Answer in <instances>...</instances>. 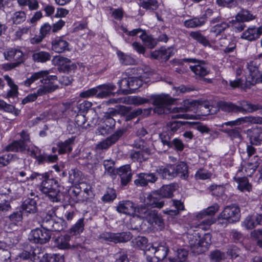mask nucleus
<instances>
[{"mask_svg": "<svg viewBox=\"0 0 262 262\" xmlns=\"http://www.w3.org/2000/svg\"><path fill=\"white\" fill-rule=\"evenodd\" d=\"M151 99L154 105L156 106L154 109L155 113L162 114L171 112L173 114L171 117L173 119H188L189 115L185 113L192 111V107L196 105L202 115L206 116L210 114V105L206 102L199 103L197 101H185L183 106L171 108L169 105L174 100L168 96L152 95Z\"/></svg>", "mask_w": 262, "mask_h": 262, "instance_id": "obj_1", "label": "nucleus"}, {"mask_svg": "<svg viewBox=\"0 0 262 262\" xmlns=\"http://www.w3.org/2000/svg\"><path fill=\"white\" fill-rule=\"evenodd\" d=\"M35 179L42 180L39 190L46 194L51 201L53 202L60 201V191L58 181L56 180L50 178L47 173L41 174L34 172L29 178H27L26 180L27 181L29 179L33 180Z\"/></svg>", "mask_w": 262, "mask_h": 262, "instance_id": "obj_2", "label": "nucleus"}, {"mask_svg": "<svg viewBox=\"0 0 262 262\" xmlns=\"http://www.w3.org/2000/svg\"><path fill=\"white\" fill-rule=\"evenodd\" d=\"M41 226L49 232H60L67 227V224L63 219L56 215L54 209H51L42 218Z\"/></svg>", "mask_w": 262, "mask_h": 262, "instance_id": "obj_3", "label": "nucleus"}, {"mask_svg": "<svg viewBox=\"0 0 262 262\" xmlns=\"http://www.w3.org/2000/svg\"><path fill=\"white\" fill-rule=\"evenodd\" d=\"M138 217L144 219L151 225H157L159 227L164 225L163 220L158 212L146 205H141L137 208Z\"/></svg>", "mask_w": 262, "mask_h": 262, "instance_id": "obj_4", "label": "nucleus"}, {"mask_svg": "<svg viewBox=\"0 0 262 262\" xmlns=\"http://www.w3.org/2000/svg\"><path fill=\"white\" fill-rule=\"evenodd\" d=\"M241 217L240 208L235 205L226 206L217 216L219 224L226 225L239 221Z\"/></svg>", "mask_w": 262, "mask_h": 262, "instance_id": "obj_5", "label": "nucleus"}, {"mask_svg": "<svg viewBox=\"0 0 262 262\" xmlns=\"http://www.w3.org/2000/svg\"><path fill=\"white\" fill-rule=\"evenodd\" d=\"M132 234L129 232L121 233L104 232L99 235L98 238L105 242H113L114 243H125L132 238Z\"/></svg>", "mask_w": 262, "mask_h": 262, "instance_id": "obj_6", "label": "nucleus"}, {"mask_svg": "<svg viewBox=\"0 0 262 262\" xmlns=\"http://www.w3.org/2000/svg\"><path fill=\"white\" fill-rule=\"evenodd\" d=\"M49 72L48 71H40L34 73L30 78H27L24 84L26 86H30L31 84L38 80H40L42 83L47 84L50 83L51 81L57 80L56 75H49Z\"/></svg>", "mask_w": 262, "mask_h": 262, "instance_id": "obj_7", "label": "nucleus"}, {"mask_svg": "<svg viewBox=\"0 0 262 262\" xmlns=\"http://www.w3.org/2000/svg\"><path fill=\"white\" fill-rule=\"evenodd\" d=\"M51 236V232L48 230L36 228L31 231L28 238L32 243L44 244L50 241Z\"/></svg>", "mask_w": 262, "mask_h": 262, "instance_id": "obj_8", "label": "nucleus"}, {"mask_svg": "<svg viewBox=\"0 0 262 262\" xmlns=\"http://www.w3.org/2000/svg\"><path fill=\"white\" fill-rule=\"evenodd\" d=\"M6 60L20 65L25 61L23 52L16 48H10L3 53Z\"/></svg>", "mask_w": 262, "mask_h": 262, "instance_id": "obj_9", "label": "nucleus"}, {"mask_svg": "<svg viewBox=\"0 0 262 262\" xmlns=\"http://www.w3.org/2000/svg\"><path fill=\"white\" fill-rule=\"evenodd\" d=\"M125 132L126 129L125 128L117 129L111 136L98 144L97 148L99 149H107L109 147L115 144L123 136Z\"/></svg>", "mask_w": 262, "mask_h": 262, "instance_id": "obj_10", "label": "nucleus"}, {"mask_svg": "<svg viewBox=\"0 0 262 262\" xmlns=\"http://www.w3.org/2000/svg\"><path fill=\"white\" fill-rule=\"evenodd\" d=\"M116 174L120 177L121 186H126L131 181L133 176L130 165H124L117 168Z\"/></svg>", "mask_w": 262, "mask_h": 262, "instance_id": "obj_11", "label": "nucleus"}, {"mask_svg": "<svg viewBox=\"0 0 262 262\" xmlns=\"http://www.w3.org/2000/svg\"><path fill=\"white\" fill-rule=\"evenodd\" d=\"M52 61L54 66L60 67L63 72H69L77 67L75 64L72 63L70 59L61 56L54 57Z\"/></svg>", "mask_w": 262, "mask_h": 262, "instance_id": "obj_12", "label": "nucleus"}, {"mask_svg": "<svg viewBox=\"0 0 262 262\" xmlns=\"http://www.w3.org/2000/svg\"><path fill=\"white\" fill-rule=\"evenodd\" d=\"M97 90V97L100 99L105 98L114 95L113 91L116 86L113 83H106L96 86Z\"/></svg>", "mask_w": 262, "mask_h": 262, "instance_id": "obj_13", "label": "nucleus"}, {"mask_svg": "<svg viewBox=\"0 0 262 262\" xmlns=\"http://www.w3.org/2000/svg\"><path fill=\"white\" fill-rule=\"evenodd\" d=\"M247 135L249 137L250 143L254 145H259L262 143V129L261 127H255L247 130Z\"/></svg>", "mask_w": 262, "mask_h": 262, "instance_id": "obj_14", "label": "nucleus"}, {"mask_svg": "<svg viewBox=\"0 0 262 262\" xmlns=\"http://www.w3.org/2000/svg\"><path fill=\"white\" fill-rule=\"evenodd\" d=\"M116 210L119 213L131 215L135 213L136 206L132 201H122L119 202L116 207Z\"/></svg>", "mask_w": 262, "mask_h": 262, "instance_id": "obj_15", "label": "nucleus"}, {"mask_svg": "<svg viewBox=\"0 0 262 262\" xmlns=\"http://www.w3.org/2000/svg\"><path fill=\"white\" fill-rule=\"evenodd\" d=\"M23 214L21 211L13 212L5 220V226L8 229H13L17 226L18 224L22 221Z\"/></svg>", "mask_w": 262, "mask_h": 262, "instance_id": "obj_16", "label": "nucleus"}, {"mask_svg": "<svg viewBox=\"0 0 262 262\" xmlns=\"http://www.w3.org/2000/svg\"><path fill=\"white\" fill-rule=\"evenodd\" d=\"M132 246L143 250L146 253L147 251L153 250V245L148 243V239L144 236H138L132 241Z\"/></svg>", "mask_w": 262, "mask_h": 262, "instance_id": "obj_17", "label": "nucleus"}, {"mask_svg": "<svg viewBox=\"0 0 262 262\" xmlns=\"http://www.w3.org/2000/svg\"><path fill=\"white\" fill-rule=\"evenodd\" d=\"M52 50L58 53H61L66 51H69V43L63 37H58L52 41Z\"/></svg>", "mask_w": 262, "mask_h": 262, "instance_id": "obj_18", "label": "nucleus"}, {"mask_svg": "<svg viewBox=\"0 0 262 262\" xmlns=\"http://www.w3.org/2000/svg\"><path fill=\"white\" fill-rule=\"evenodd\" d=\"M218 106L222 111L227 113L237 114L245 111L243 106L237 105L231 102L221 101L218 103Z\"/></svg>", "mask_w": 262, "mask_h": 262, "instance_id": "obj_19", "label": "nucleus"}, {"mask_svg": "<svg viewBox=\"0 0 262 262\" xmlns=\"http://www.w3.org/2000/svg\"><path fill=\"white\" fill-rule=\"evenodd\" d=\"M191 71L197 76L202 77L209 73L210 69L203 60H200L196 64L190 66Z\"/></svg>", "mask_w": 262, "mask_h": 262, "instance_id": "obj_20", "label": "nucleus"}, {"mask_svg": "<svg viewBox=\"0 0 262 262\" xmlns=\"http://www.w3.org/2000/svg\"><path fill=\"white\" fill-rule=\"evenodd\" d=\"M38 200V196L27 198L21 204V209L27 213H35L37 210V201Z\"/></svg>", "mask_w": 262, "mask_h": 262, "instance_id": "obj_21", "label": "nucleus"}, {"mask_svg": "<svg viewBox=\"0 0 262 262\" xmlns=\"http://www.w3.org/2000/svg\"><path fill=\"white\" fill-rule=\"evenodd\" d=\"M262 34V26L258 28H248L242 34V37L249 41L257 39Z\"/></svg>", "mask_w": 262, "mask_h": 262, "instance_id": "obj_22", "label": "nucleus"}, {"mask_svg": "<svg viewBox=\"0 0 262 262\" xmlns=\"http://www.w3.org/2000/svg\"><path fill=\"white\" fill-rule=\"evenodd\" d=\"M173 53L171 48L166 49L161 47L159 50H156L151 53V56L157 60L166 61L173 55Z\"/></svg>", "mask_w": 262, "mask_h": 262, "instance_id": "obj_23", "label": "nucleus"}, {"mask_svg": "<svg viewBox=\"0 0 262 262\" xmlns=\"http://www.w3.org/2000/svg\"><path fill=\"white\" fill-rule=\"evenodd\" d=\"M189 246L192 252L200 254L203 253V250L200 247V237L198 235L189 234L188 236Z\"/></svg>", "mask_w": 262, "mask_h": 262, "instance_id": "obj_24", "label": "nucleus"}, {"mask_svg": "<svg viewBox=\"0 0 262 262\" xmlns=\"http://www.w3.org/2000/svg\"><path fill=\"white\" fill-rule=\"evenodd\" d=\"M244 224L248 229H253L257 225H262V215L257 214L249 215L245 220Z\"/></svg>", "mask_w": 262, "mask_h": 262, "instance_id": "obj_25", "label": "nucleus"}, {"mask_svg": "<svg viewBox=\"0 0 262 262\" xmlns=\"http://www.w3.org/2000/svg\"><path fill=\"white\" fill-rule=\"evenodd\" d=\"M174 177H180L182 179L186 180L188 178V168L187 164L180 162L176 166H174Z\"/></svg>", "mask_w": 262, "mask_h": 262, "instance_id": "obj_26", "label": "nucleus"}, {"mask_svg": "<svg viewBox=\"0 0 262 262\" xmlns=\"http://www.w3.org/2000/svg\"><path fill=\"white\" fill-rule=\"evenodd\" d=\"M75 138L72 137L64 142H60L57 143L58 153L59 154H69L72 151V146L74 143Z\"/></svg>", "mask_w": 262, "mask_h": 262, "instance_id": "obj_27", "label": "nucleus"}, {"mask_svg": "<svg viewBox=\"0 0 262 262\" xmlns=\"http://www.w3.org/2000/svg\"><path fill=\"white\" fill-rule=\"evenodd\" d=\"M173 170L174 165L170 164L166 167H159L156 172L163 179H171L175 177Z\"/></svg>", "mask_w": 262, "mask_h": 262, "instance_id": "obj_28", "label": "nucleus"}, {"mask_svg": "<svg viewBox=\"0 0 262 262\" xmlns=\"http://www.w3.org/2000/svg\"><path fill=\"white\" fill-rule=\"evenodd\" d=\"M153 249L150 251L155 254V258L158 261L163 260L169 251L168 248L165 244H160L157 247L153 246Z\"/></svg>", "mask_w": 262, "mask_h": 262, "instance_id": "obj_29", "label": "nucleus"}, {"mask_svg": "<svg viewBox=\"0 0 262 262\" xmlns=\"http://www.w3.org/2000/svg\"><path fill=\"white\" fill-rule=\"evenodd\" d=\"M7 151L25 153L27 149V145L19 140H14L8 144L5 148Z\"/></svg>", "mask_w": 262, "mask_h": 262, "instance_id": "obj_30", "label": "nucleus"}, {"mask_svg": "<svg viewBox=\"0 0 262 262\" xmlns=\"http://www.w3.org/2000/svg\"><path fill=\"white\" fill-rule=\"evenodd\" d=\"M71 236L67 234L61 235L55 239L56 246L60 249H69L71 248L70 241Z\"/></svg>", "mask_w": 262, "mask_h": 262, "instance_id": "obj_31", "label": "nucleus"}, {"mask_svg": "<svg viewBox=\"0 0 262 262\" xmlns=\"http://www.w3.org/2000/svg\"><path fill=\"white\" fill-rule=\"evenodd\" d=\"M235 182L238 184L237 188L243 192H250L252 189V185L249 183L246 177L234 178Z\"/></svg>", "mask_w": 262, "mask_h": 262, "instance_id": "obj_32", "label": "nucleus"}, {"mask_svg": "<svg viewBox=\"0 0 262 262\" xmlns=\"http://www.w3.org/2000/svg\"><path fill=\"white\" fill-rule=\"evenodd\" d=\"M162 199L156 191L152 194L148 195L147 197V204L153 207L162 208L164 205V201Z\"/></svg>", "mask_w": 262, "mask_h": 262, "instance_id": "obj_33", "label": "nucleus"}, {"mask_svg": "<svg viewBox=\"0 0 262 262\" xmlns=\"http://www.w3.org/2000/svg\"><path fill=\"white\" fill-rule=\"evenodd\" d=\"M239 106H243L245 111H241L240 113L245 114L247 113H252L258 110H262V105L259 103H252L248 101H243L240 103Z\"/></svg>", "mask_w": 262, "mask_h": 262, "instance_id": "obj_34", "label": "nucleus"}, {"mask_svg": "<svg viewBox=\"0 0 262 262\" xmlns=\"http://www.w3.org/2000/svg\"><path fill=\"white\" fill-rule=\"evenodd\" d=\"M175 190V185L170 184L163 186L157 191V194L162 198H170L173 196V192Z\"/></svg>", "mask_w": 262, "mask_h": 262, "instance_id": "obj_35", "label": "nucleus"}, {"mask_svg": "<svg viewBox=\"0 0 262 262\" xmlns=\"http://www.w3.org/2000/svg\"><path fill=\"white\" fill-rule=\"evenodd\" d=\"M32 58L35 62L45 63L50 60L51 55L49 52L44 51L34 52Z\"/></svg>", "mask_w": 262, "mask_h": 262, "instance_id": "obj_36", "label": "nucleus"}, {"mask_svg": "<svg viewBox=\"0 0 262 262\" xmlns=\"http://www.w3.org/2000/svg\"><path fill=\"white\" fill-rule=\"evenodd\" d=\"M241 131L242 129L239 127H235L232 129H223L222 130V132L227 134L232 140H237L239 142L243 139Z\"/></svg>", "mask_w": 262, "mask_h": 262, "instance_id": "obj_37", "label": "nucleus"}, {"mask_svg": "<svg viewBox=\"0 0 262 262\" xmlns=\"http://www.w3.org/2000/svg\"><path fill=\"white\" fill-rule=\"evenodd\" d=\"M17 160H19L24 164L25 163V159H19L16 155L8 154L0 157V167L7 166L12 162H15Z\"/></svg>", "mask_w": 262, "mask_h": 262, "instance_id": "obj_38", "label": "nucleus"}, {"mask_svg": "<svg viewBox=\"0 0 262 262\" xmlns=\"http://www.w3.org/2000/svg\"><path fill=\"white\" fill-rule=\"evenodd\" d=\"M59 88L58 85H53L52 83L49 84L40 86L36 91L34 93L36 94L37 98L38 96H41L46 95L48 93H52L58 89Z\"/></svg>", "mask_w": 262, "mask_h": 262, "instance_id": "obj_39", "label": "nucleus"}, {"mask_svg": "<svg viewBox=\"0 0 262 262\" xmlns=\"http://www.w3.org/2000/svg\"><path fill=\"white\" fill-rule=\"evenodd\" d=\"M189 36L204 46H209L210 45L209 40L200 31H192Z\"/></svg>", "mask_w": 262, "mask_h": 262, "instance_id": "obj_40", "label": "nucleus"}, {"mask_svg": "<svg viewBox=\"0 0 262 262\" xmlns=\"http://www.w3.org/2000/svg\"><path fill=\"white\" fill-rule=\"evenodd\" d=\"M27 15L24 11H16L13 13L11 19L14 25L23 24L26 19Z\"/></svg>", "mask_w": 262, "mask_h": 262, "instance_id": "obj_41", "label": "nucleus"}, {"mask_svg": "<svg viewBox=\"0 0 262 262\" xmlns=\"http://www.w3.org/2000/svg\"><path fill=\"white\" fill-rule=\"evenodd\" d=\"M205 23V19L203 17H201L186 20L184 21V24L186 28H195L204 25Z\"/></svg>", "mask_w": 262, "mask_h": 262, "instance_id": "obj_42", "label": "nucleus"}, {"mask_svg": "<svg viewBox=\"0 0 262 262\" xmlns=\"http://www.w3.org/2000/svg\"><path fill=\"white\" fill-rule=\"evenodd\" d=\"M237 20L242 22L249 21L253 20L255 16L250 11L246 9H242L235 16Z\"/></svg>", "mask_w": 262, "mask_h": 262, "instance_id": "obj_43", "label": "nucleus"}, {"mask_svg": "<svg viewBox=\"0 0 262 262\" xmlns=\"http://www.w3.org/2000/svg\"><path fill=\"white\" fill-rule=\"evenodd\" d=\"M139 37L145 45L149 49L155 48L157 44V41L151 36L147 35L145 31H143V33H141Z\"/></svg>", "mask_w": 262, "mask_h": 262, "instance_id": "obj_44", "label": "nucleus"}, {"mask_svg": "<svg viewBox=\"0 0 262 262\" xmlns=\"http://www.w3.org/2000/svg\"><path fill=\"white\" fill-rule=\"evenodd\" d=\"M115 163L112 160H105L103 161V166L105 168V173L108 174L112 178L116 176V169L114 168Z\"/></svg>", "mask_w": 262, "mask_h": 262, "instance_id": "obj_45", "label": "nucleus"}, {"mask_svg": "<svg viewBox=\"0 0 262 262\" xmlns=\"http://www.w3.org/2000/svg\"><path fill=\"white\" fill-rule=\"evenodd\" d=\"M84 219H80L69 230V233L72 235L79 234L84 230Z\"/></svg>", "mask_w": 262, "mask_h": 262, "instance_id": "obj_46", "label": "nucleus"}, {"mask_svg": "<svg viewBox=\"0 0 262 262\" xmlns=\"http://www.w3.org/2000/svg\"><path fill=\"white\" fill-rule=\"evenodd\" d=\"M120 62L124 65H133L135 63V60L130 56L124 54L123 52L118 51L117 52Z\"/></svg>", "mask_w": 262, "mask_h": 262, "instance_id": "obj_47", "label": "nucleus"}, {"mask_svg": "<svg viewBox=\"0 0 262 262\" xmlns=\"http://www.w3.org/2000/svg\"><path fill=\"white\" fill-rule=\"evenodd\" d=\"M209 257L211 262H221L226 258L224 252L216 249L210 252Z\"/></svg>", "mask_w": 262, "mask_h": 262, "instance_id": "obj_48", "label": "nucleus"}, {"mask_svg": "<svg viewBox=\"0 0 262 262\" xmlns=\"http://www.w3.org/2000/svg\"><path fill=\"white\" fill-rule=\"evenodd\" d=\"M94 196L91 188H86L83 190H81L80 195L78 198V203H83L88 202L90 198H92Z\"/></svg>", "mask_w": 262, "mask_h": 262, "instance_id": "obj_49", "label": "nucleus"}, {"mask_svg": "<svg viewBox=\"0 0 262 262\" xmlns=\"http://www.w3.org/2000/svg\"><path fill=\"white\" fill-rule=\"evenodd\" d=\"M118 84H119L120 88L119 93H121L123 94H128L133 93V92H129L130 90L129 89V77L124 78L122 80L119 81L118 82Z\"/></svg>", "mask_w": 262, "mask_h": 262, "instance_id": "obj_50", "label": "nucleus"}, {"mask_svg": "<svg viewBox=\"0 0 262 262\" xmlns=\"http://www.w3.org/2000/svg\"><path fill=\"white\" fill-rule=\"evenodd\" d=\"M133 146L138 149H141L148 155L151 153L150 149L147 146L146 142L143 139L139 138L135 140Z\"/></svg>", "mask_w": 262, "mask_h": 262, "instance_id": "obj_51", "label": "nucleus"}, {"mask_svg": "<svg viewBox=\"0 0 262 262\" xmlns=\"http://www.w3.org/2000/svg\"><path fill=\"white\" fill-rule=\"evenodd\" d=\"M246 123H249V116L238 118L235 120L225 122L222 124V127H223L224 125L235 126Z\"/></svg>", "mask_w": 262, "mask_h": 262, "instance_id": "obj_52", "label": "nucleus"}, {"mask_svg": "<svg viewBox=\"0 0 262 262\" xmlns=\"http://www.w3.org/2000/svg\"><path fill=\"white\" fill-rule=\"evenodd\" d=\"M262 83V73L259 71L257 74L253 77H248L246 80V84L247 86L254 85L256 83Z\"/></svg>", "mask_w": 262, "mask_h": 262, "instance_id": "obj_53", "label": "nucleus"}, {"mask_svg": "<svg viewBox=\"0 0 262 262\" xmlns=\"http://www.w3.org/2000/svg\"><path fill=\"white\" fill-rule=\"evenodd\" d=\"M259 63L255 60L247 62L246 67L250 72V75L248 77H253V76H255L257 74L259 71Z\"/></svg>", "mask_w": 262, "mask_h": 262, "instance_id": "obj_54", "label": "nucleus"}, {"mask_svg": "<svg viewBox=\"0 0 262 262\" xmlns=\"http://www.w3.org/2000/svg\"><path fill=\"white\" fill-rule=\"evenodd\" d=\"M81 172L77 169H73L69 171V182L76 183L80 180Z\"/></svg>", "mask_w": 262, "mask_h": 262, "instance_id": "obj_55", "label": "nucleus"}, {"mask_svg": "<svg viewBox=\"0 0 262 262\" xmlns=\"http://www.w3.org/2000/svg\"><path fill=\"white\" fill-rule=\"evenodd\" d=\"M129 92H133L141 86L143 84L142 81L138 77H129Z\"/></svg>", "mask_w": 262, "mask_h": 262, "instance_id": "obj_56", "label": "nucleus"}, {"mask_svg": "<svg viewBox=\"0 0 262 262\" xmlns=\"http://www.w3.org/2000/svg\"><path fill=\"white\" fill-rule=\"evenodd\" d=\"M230 27L229 21L228 23H226L225 21H223L221 24H217L213 26L211 29V32H214L216 35L220 34L223 32H224L226 29Z\"/></svg>", "mask_w": 262, "mask_h": 262, "instance_id": "obj_57", "label": "nucleus"}, {"mask_svg": "<svg viewBox=\"0 0 262 262\" xmlns=\"http://www.w3.org/2000/svg\"><path fill=\"white\" fill-rule=\"evenodd\" d=\"M211 244V235L209 233L205 234L202 238H200V247L203 250V253L208 248Z\"/></svg>", "mask_w": 262, "mask_h": 262, "instance_id": "obj_58", "label": "nucleus"}, {"mask_svg": "<svg viewBox=\"0 0 262 262\" xmlns=\"http://www.w3.org/2000/svg\"><path fill=\"white\" fill-rule=\"evenodd\" d=\"M141 6L144 9L154 10L158 8V3L156 0H142Z\"/></svg>", "mask_w": 262, "mask_h": 262, "instance_id": "obj_59", "label": "nucleus"}, {"mask_svg": "<svg viewBox=\"0 0 262 262\" xmlns=\"http://www.w3.org/2000/svg\"><path fill=\"white\" fill-rule=\"evenodd\" d=\"M209 189L213 195L221 196L224 194L225 187L222 185H212L210 186Z\"/></svg>", "mask_w": 262, "mask_h": 262, "instance_id": "obj_60", "label": "nucleus"}, {"mask_svg": "<svg viewBox=\"0 0 262 262\" xmlns=\"http://www.w3.org/2000/svg\"><path fill=\"white\" fill-rule=\"evenodd\" d=\"M188 255V251L185 249H178L176 256L177 257L178 262H185L187 259Z\"/></svg>", "mask_w": 262, "mask_h": 262, "instance_id": "obj_61", "label": "nucleus"}, {"mask_svg": "<svg viewBox=\"0 0 262 262\" xmlns=\"http://www.w3.org/2000/svg\"><path fill=\"white\" fill-rule=\"evenodd\" d=\"M173 204L176 208V210H170L168 211V214L170 215H176L179 213V211L184 210V206L183 203L180 201H173Z\"/></svg>", "mask_w": 262, "mask_h": 262, "instance_id": "obj_62", "label": "nucleus"}, {"mask_svg": "<svg viewBox=\"0 0 262 262\" xmlns=\"http://www.w3.org/2000/svg\"><path fill=\"white\" fill-rule=\"evenodd\" d=\"M51 32H52V26L48 23L43 24L39 29V34L43 38L49 35Z\"/></svg>", "mask_w": 262, "mask_h": 262, "instance_id": "obj_63", "label": "nucleus"}, {"mask_svg": "<svg viewBox=\"0 0 262 262\" xmlns=\"http://www.w3.org/2000/svg\"><path fill=\"white\" fill-rule=\"evenodd\" d=\"M135 184L137 186H146L148 185L145 173L138 174V178L134 181Z\"/></svg>", "mask_w": 262, "mask_h": 262, "instance_id": "obj_64", "label": "nucleus"}]
</instances>
